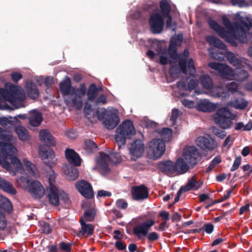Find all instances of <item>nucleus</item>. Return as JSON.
I'll return each mask as SVG.
<instances>
[{"label": "nucleus", "instance_id": "nucleus-1", "mask_svg": "<svg viewBox=\"0 0 252 252\" xmlns=\"http://www.w3.org/2000/svg\"><path fill=\"white\" fill-rule=\"evenodd\" d=\"M222 22L226 30L212 19L209 20L208 23L210 27L221 38L234 45H236V40L241 43H252V33L246 32L243 28L244 26L246 30L249 31L250 27L247 24L242 23L241 25H239L237 23L232 24L226 16H222Z\"/></svg>", "mask_w": 252, "mask_h": 252}, {"label": "nucleus", "instance_id": "nucleus-2", "mask_svg": "<svg viewBox=\"0 0 252 252\" xmlns=\"http://www.w3.org/2000/svg\"><path fill=\"white\" fill-rule=\"evenodd\" d=\"M0 154L5 157V158H9L11 162L15 168L13 170L11 165L4 159L0 158V165L8 171L12 175L15 176L16 172H22L23 167L21 161L16 157L12 155L17 152V149L12 145L13 137L11 134H7L5 131H3L0 135Z\"/></svg>", "mask_w": 252, "mask_h": 252}, {"label": "nucleus", "instance_id": "nucleus-3", "mask_svg": "<svg viewBox=\"0 0 252 252\" xmlns=\"http://www.w3.org/2000/svg\"><path fill=\"white\" fill-rule=\"evenodd\" d=\"M70 79L66 77L60 84L62 93L67 95L65 101L67 104H72L78 109L83 106V97L85 95L86 88L84 85H81L78 89L72 87Z\"/></svg>", "mask_w": 252, "mask_h": 252}, {"label": "nucleus", "instance_id": "nucleus-4", "mask_svg": "<svg viewBox=\"0 0 252 252\" xmlns=\"http://www.w3.org/2000/svg\"><path fill=\"white\" fill-rule=\"evenodd\" d=\"M47 178L49 181V186L46 189V196L49 203L54 206H59L60 201L69 203V195L59 189L55 184L56 176L54 170H51V174L48 175Z\"/></svg>", "mask_w": 252, "mask_h": 252}, {"label": "nucleus", "instance_id": "nucleus-5", "mask_svg": "<svg viewBox=\"0 0 252 252\" xmlns=\"http://www.w3.org/2000/svg\"><path fill=\"white\" fill-rule=\"evenodd\" d=\"M208 66L217 71L223 77L230 80L241 82L247 79L249 76L247 71L240 70L235 72L231 67L225 64L211 62L208 64Z\"/></svg>", "mask_w": 252, "mask_h": 252}, {"label": "nucleus", "instance_id": "nucleus-6", "mask_svg": "<svg viewBox=\"0 0 252 252\" xmlns=\"http://www.w3.org/2000/svg\"><path fill=\"white\" fill-rule=\"evenodd\" d=\"M0 98L16 105L25 99V94L21 87L6 84L4 88H0Z\"/></svg>", "mask_w": 252, "mask_h": 252}, {"label": "nucleus", "instance_id": "nucleus-7", "mask_svg": "<svg viewBox=\"0 0 252 252\" xmlns=\"http://www.w3.org/2000/svg\"><path fill=\"white\" fill-rule=\"evenodd\" d=\"M136 133L132 122L130 120L123 122L116 129L115 139L119 148L126 144V139L130 138Z\"/></svg>", "mask_w": 252, "mask_h": 252}, {"label": "nucleus", "instance_id": "nucleus-8", "mask_svg": "<svg viewBox=\"0 0 252 252\" xmlns=\"http://www.w3.org/2000/svg\"><path fill=\"white\" fill-rule=\"evenodd\" d=\"M121 156L118 154H111L110 156L103 152L99 153V156L96 158V165L94 169L97 170L102 175H106L110 172L108 163L111 162L117 164L122 160Z\"/></svg>", "mask_w": 252, "mask_h": 252}, {"label": "nucleus", "instance_id": "nucleus-9", "mask_svg": "<svg viewBox=\"0 0 252 252\" xmlns=\"http://www.w3.org/2000/svg\"><path fill=\"white\" fill-rule=\"evenodd\" d=\"M231 113L225 107L218 109L213 115L215 123L222 129H228L232 125Z\"/></svg>", "mask_w": 252, "mask_h": 252}, {"label": "nucleus", "instance_id": "nucleus-10", "mask_svg": "<svg viewBox=\"0 0 252 252\" xmlns=\"http://www.w3.org/2000/svg\"><path fill=\"white\" fill-rule=\"evenodd\" d=\"M200 80L203 87L208 90L211 95L216 97H225L227 96L221 87H213L212 80L209 75H203Z\"/></svg>", "mask_w": 252, "mask_h": 252}, {"label": "nucleus", "instance_id": "nucleus-11", "mask_svg": "<svg viewBox=\"0 0 252 252\" xmlns=\"http://www.w3.org/2000/svg\"><path fill=\"white\" fill-rule=\"evenodd\" d=\"M38 154L44 162L49 166V171L46 174L47 177L48 175L51 174V170H53L52 166L57 164V159L55 158V153L50 148L45 146H41L39 148Z\"/></svg>", "mask_w": 252, "mask_h": 252}, {"label": "nucleus", "instance_id": "nucleus-12", "mask_svg": "<svg viewBox=\"0 0 252 252\" xmlns=\"http://www.w3.org/2000/svg\"><path fill=\"white\" fill-rule=\"evenodd\" d=\"M189 56V52L188 50H185L183 55L178 56L175 55L174 58L175 60H178L179 64L183 72L185 74H189L190 75H193L195 72V66L192 59H190L188 63V68L186 64L188 58Z\"/></svg>", "mask_w": 252, "mask_h": 252}, {"label": "nucleus", "instance_id": "nucleus-13", "mask_svg": "<svg viewBox=\"0 0 252 252\" xmlns=\"http://www.w3.org/2000/svg\"><path fill=\"white\" fill-rule=\"evenodd\" d=\"M165 150V143L160 139H154L149 143L148 154L153 158L157 159L161 157Z\"/></svg>", "mask_w": 252, "mask_h": 252}, {"label": "nucleus", "instance_id": "nucleus-14", "mask_svg": "<svg viewBox=\"0 0 252 252\" xmlns=\"http://www.w3.org/2000/svg\"><path fill=\"white\" fill-rule=\"evenodd\" d=\"M163 17L158 9L154 10L151 15L149 24L153 33H159L162 31L164 24Z\"/></svg>", "mask_w": 252, "mask_h": 252}, {"label": "nucleus", "instance_id": "nucleus-15", "mask_svg": "<svg viewBox=\"0 0 252 252\" xmlns=\"http://www.w3.org/2000/svg\"><path fill=\"white\" fill-rule=\"evenodd\" d=\"M155 223L154 219H148L143 222L138 223L133 228V232L139 239H144L151 227Z\"/></svg>", "mask_w": 252, "mask_h": 252}, {"label": "nucleus", "instance_id": "nucleus-16", "mask_svg": "<svg viewBox=\"0 0 252 252\" xmlns=\"http://www.w3.org/2000/svg\"><path fill=\"white\" fill-rule=\"evenodd\" d=\"M200 157V154L194 146H188L184 149L183 157L191 166L195 165L197 159Z\"/></svg>", "mask_w": 252, "mask_h": 252}, {"label": "nucleus", "instance_id": "nucleus-17", "mask_svg": "<svg viewBox=\"0 0 252 252\" xmlns=\"http://www.w3.org/2000/svg\"><path fill=\"white\" fill-rule=\"evenodd\" d=\"M131 194L133 200L141 201L148 198L149 191L148 188L146 186L141 185L132 187Z\"/></svg>", "mask_w": 252, "mask_h": 252}, {"label": "nucleus", "instance_id": "nucleus-18", "mask_svg": "<svg viewBox=\"0 0 252 252\" xmlns=\"http://www.w3.org/2000/svg\"><path fill=\"white\" fill-rule=\"evenodd\" d=\"M75 187L78 191L87 198H92L94 196L92 186L84 180L79 181L75 184Z\"/></svg>", "mask_w": 252, "mask_h": 252}, {"label": "nucleus", "instance_id": "nucleus-19", "mask_svg": "<svg viewBox=\"0 0 252 252\" xmlns=\"http://www.w3.org/2000/svg\"><path fill=\"white\" fill-rule=\"evenodd\" d=\"M35 198H41L45 193L43 186L38 181H32L27 190Z\"/></svg>", "mask_w": 252, "mask_h": 252}, {"label": "nucleus", "instance_id": "nucleus-20", "mask_svg": "<svg viewBox=\"0 0 252 252\" xmlns=\"http://www.w3.org/2000/svg\"><path fill=\"white\" fill-rule=\"evenodd\" d=\"M144 152V144L143 141L138 139L134 141L129 148V153L132 160H136L141 157Z\"/></svg>", "mask_w": 252, "mask_h": 252}, {"label": "nucleus", "instance_id": "nucleus-21", "mask_svg": "<svg viewBox=\"0 0 252 252\" xmlns=\"http://www.w3.org/2000/svg\"><path fill=\"white\" fill-rule=\"evenodd\" d=\"M196 143L200 148L209 150H213L218 147L217 143L214 139L203 136L198 137L196 140Z\"/></svg>", "mask_w": 252, "mask_h": 252}, {"label": "nucleus", "instance_id": "nucleus-22", "mask_svg": "<svg viewBox=\"0 0 252 252\" xmlns=\"http://www.w3.org/2000/svg\"><path fill=\"white\" fill-rule=\"evenodd\" d=\"M218 107V104L213 103L208 100L200 101L197 105V109L204 112H211L215 111Z\"/></svg>", "mask_w": 252, "mask_h": 252}, {"label": "nucleus", "instance_id": "nucleus-23", "mask_svg": "<svg viewBox=\"0 0 252 252\" xmlns=\"http://www.w3.org/2000/svg\"><path fill=\"white\" fill-rule=\"evenodd\" d=\"M80 222L81 225V229L79 232L80 235L88 237L93 234L94 229V225L87 223L83 219H80Z\"/></svg>", "mask_w": 252, "mask_h": 252}, {"label": "nucleus", "instance_id": "nucleus-24", "mask_svg": "<svg viewBox=\"0 0 252 252\" xmlns=\"http://www.w3.org/2000/svg\"><path fill=\"white\" fill-rule=\"evenodd\" d=\"M65 157L71 164L79 166L81 164V159L76 152L73 149H67L65 152Z\"/></svg>", "mask_w": 252, "mask_h": 252}, {"label": "nucleus", "instance_id": "nucleus-25", "mask_svg": "<svg viewBox=\"0 0 252 252\" xmlns=\"http://www.w3.org/2000/svg\"><path fill=\"white\" fill-rule=\"evenodd\" d=\"M159 169L168 175L175 173V163L170 160L160 162L158 165Z\"/></svg>", "mask_w": 252, "mask_h": 252}, {"label": "nucleus", "instance_id": "nucleus-26", "mask_svg": "<svg viewBox=\"0 0 252 252\" xmlns=\"http://www.w3.org/2000/svg\"><path fill=\"white\" fill-rule=\"evenodd\" d=\"M190 164L183 158H179L175 163V172L179 174H184L187 172Z\"/></svg>", "mask_w": 252, "mask_h": 252}, {"label": "nucleus", "instance_id": "nucleus-27", "mask_svg": "<svg viewBox=\"0 0 252 252\" xmlns=\"http://www.w3.org/2000/svg\"><path fill=\"white\" fill-rule=\"evenodd\" d=\"M42 121V116L40 112L33 110L31 111L29 116L30 124L33 126H39Z\"/></svg>", "mask_w": 252, "mask_h": 252}, {"label": "nucleus", "instance_id": "nucleus-28", "mask_svg": "<svg viewBox=\"0 0 252 252\" xmlns=\"http://www.w3.org/2000/svg\"><path fill=\"white\" fill-rule=\"evenodd\" d=\"M0 189L12 195H14L17 193V191L13 185L10 182L1 177H0Z\"/></svg>", "mask_w": 252, "mask_h": 252}, {"label": "nucleus", "instance_id": "nucleus-29", "mask_svg": "<svg viewBox=\"0 0 252 252\" xmlns=\"http://www.w3.org/2000/svg\"><path fill=\"white\" fill-rule=\"evenodd\" d=\"M39 138L41 141L49 146H52L55 144L54 138L51 135L48 130L46 129L40 130L39 132Z\"/></svg>", "mask_w": 252, "mask_h": 252}, {"label": "nucleus", "instance_id": "nucleus-30", "mask_svg": "<svg viewBox=\"0 0 252 252\" xmlns=\"http://www.w3.org/2000/svg\"><path fill=\"white\" fill-rule=\"evenodd\" d=\"M202 186L201 183H198L192 178L187 183V185L185 186H183L180 188L181 191H187L190 190H197L199 189Z\"/></svg>", "mask_w": 252, "mask_h": 252}, {"label": "nucleus", "instance_id": "nucleus-31", "mask_svg": "<svg viewBox=\"0 0 252 252\" xmlns=\"http://www.w3.org/2000/svg\"><path fill=\"white\" fill-rule=\"evenodd\" d=\"M64 174L66 178L70 181L76 180L79 176V172L77 168L72 166H68L64 169Z\"/></svg>", "mask_w": 252, "mask_h": 252}, {"label": "nucleus", "instance_id": "nucleus-32", "mask_svg": "<svg viewBox=\"0 0 252 252\" xmlns=\"http://www.w3.org/2000/svg\"><path fill=\"white\" fill-rule=\"evenodd\" d=\"M118 122V116L115 114H111L104 120V124L107 128L112 129L117 125Z\"/></svg>", "mask_w": 252, "mask_h": 252}, {"label": "nucleus", "instance_id": "nucleus-33", "mask_svg": "<svg viewBox=\"0 0 252 252\" xmlns=\"http://www.w3.org/2000/svg\"><path fill=\"white\" fill-rule=\"evenodd\" d=\"M23 164L27 170L32 176L36 177L39 175L37 169L35 165L28 160L27 158L23 159Z\"/></svg>", "mask_w": 252, "mask_h": 252}, {"label": "nucleus", "instance_id": "nucleus-34", "mask_svg": "<svg viewBox=\"0 0 252 252\" xmlns=\"http://www.w3.org/2000/svg\"><path fill=\"white\" fill-rule=\"evenodd\" d=\"M206 40L211 45H214L220 49H225L226 46L223 43L214 36H207Z\"/></svg>", "mask_w": 252, "mask_h": 252}, {"label": "nucleus", "instance_id": "nucleus-35", "mask_svg": "<svg viewBox=\"0 0 252 252\" xmlns=\"http://www.w3.org/2000/svg\"><path fill=\"white\" fill-rule=\"evenodd\" d=\"M248 101L244 98L235 99L229 102V105L237 109H244L248 106Z\"/></svg>", "mask_w": 252, "mask_h": 252}, {"label": "nucleus", "instance_id": "nucleus-36", "mask_svg": "<svg viewBox=\"0 0 252 252\" xmlns=\"http://www.w3.org/2000/svg\"><path fill=\"white\" fill-rule=\"evenodd\" d=\"M225 57L229 63L233 66H235L237 69L241 68L243 65L241 61L237 59L233 53H227Z\"/></svg>", "mask_w": 252, "mask_h": 252}, {"label": "nucleus", "instance_id": "nucleus-37", "mask_svg": "<svg viewBox=\"0 0 252 252\" xmlns=\"http://www.w3.org/2000/svg\"><path fill=\"white\" fill-rule=\"evenodd\" d=\"M0 206L8 212H10L13 210L12 204L9 200L1 195H0Z\"/></svg>", "mask_w": 252, "mask_h": 252}, {"label": "nucleus", "instance_id": "nucleus-38", "mask_svg": "<svg viewBox=\"0 0 252 252\" xmlns=\"http://www.w3.org/2000/svg\"><path fill=\"white\" fill-rule=\"evenodd\" d=\"M27 92L31 98L33 99L37 98L39 95L38 91L34 84L31 82L28 83L27 84Z\"/></svg>", "mask_w": 252, "mask_h": 252}, {"label": "nucleus", "instance_id": "nucleus-39", "mask_svg": "<svg viewBox=\"0 0 252 252\" xmlns=\"http://www.w3.org/2000/svg\"><path fill=\"white\" fill-rule=\"evenodd\" d=\"M83 148L86 153L90 154L96 150L97 146L94 141L89 139H86L84 141Z\"/></svg>", "mask_w": 252, "mask_h": 252}, {"label": "nucleus", "instance_id": "nucleus-40", "mask_svg": "<svg viewBox=\"0 0 252 252\" xmlns=\"http://www.w3.org/2000/svg\"><path fill=\"white\" fill-rule=\"evenodd\" d=\"M15 131L21 140L26 141L29 139V132L24 127L21 126H17L15 128Z\"/></svg>", "mask_w": 252, "mask_h": 252}, {"label": "nucleus", "instance_id": "nucleus-41", "mask_svg": "<svg viewBox=\"0 0 252 252\" xmlns=\"http://www.w3.org/2000/svg\"><path fill=\"white\" fill-rule=\"evenodd\" d=\"M183 40L182 35H178L173 36L170 41L169 49L175 51L176 47L181 45Z\"/></svg>", "mask_w": 252, "mask_h": 252}, {"label": "nucleus", "instance_id": "nucleus-42", "mask_svg": "<svg viewBox=\"0 0 252 252\" xmlns=\"http://www.w3.org/2000/svg\"><path fill=\"white\" fill-rule=\"evenodd\" d=\"M95 215V210L94 208H91L85 211L83 217L81 219H83L85 221H92L94 220Z\"/></svg>", "mask_w": 252, "mask_h": 252}, {"label": "nucleus", "instance_id": "nucleus-43", "mask_svg": "<svg viewBox=\"0 0 252 252\" xmlns=\"http://www.w3.org/2000/svg\"><path fill=\"white\" fill-rule=\"evenodd\" d=\"M160 7L163 17L167 16L170 12L171 7L169 3L166 0H162L160 3Z\"/></svg>", "mask_w": 252, "mask_h": 252}, {"label": "nucleus", "instance_id": "nucleus-44", "mask_svg": "<svg viewBox=\"0 0 252 252\" xmlns=\"http://www.w3.org/2000/svg\"><path fill=\"white\" fill-rule=\"evenodd\" d=\"M211 57L217 60L222 61L224 60V53L222 51H219L216 49L213 48L209 50Z\"/></svg>", "mask_w": 252, "mask_h": 252}, {"label": "nucleus", "instance_id": "nucleus-45", "mask_svg": "<svg viewBox=\"0 0 252 252\" xmlns=\"http://www.w3.org/2000/svg\"><path fill=\"white\" fill-rule=\"evenodd\" d=\"M235 129L236 130H243L244 131H249L252 128V122H249L248 124L245 125L243 123L239 122L236 124Z\"/></svg>", "mask_w": 252, "mask_h": 252}, {"label": "nucleus", "instance_id": "nucleus-46", "mask_svg": "<svg viewBox=\"0 0 252 252\" xmlns=\"http://www.w3.org/2000/svg\"><path fill=\"white\" fill-rule=\"evenodd\" d=\"M17 182L18 184L26 190L31 182L29 179L23 177L17 179Z\"/></svg>", "mask_w": 252, "mask_h": 252}, {"label": "nucleus", "instance_id": "nucleus-47", "mask_svg": "<svg viewBox=\"0 0 252 252\" xmlns=\"http://www.w3.org/2000/svg\"><path fill=\"white\" fill-rule=\"evenodd\" d=\"M172 134V130L169 128H164L161 133V137L164 141L169 140L171 137Z\"/></svg>", "mask_w": 252, "mask_h": 252}, {"label": "nucleus", "instance_id": "nucleus-48", "mask_svg": "<svg viewBox=\"0 0 252 252\" xmlns=\"http://www.w3.org/2000/svg\"><path fill=\"white\" fill-rule=\"evenodd\" d=\"M98 95V91L94 88H90L88 93V99L93 100Z\"/></svg>", "mask_w": 252, "mask_h": 252}, {"label": "nucleus", "instance_id": "nucleus-49", "mask_svg": "<svg viewBox=\"0 0 252 252\" xmlns=\"http://www.w3.org/2000/svg\"><path fill=\"white\" fill-rule=\"evenodd\" d=\"M147 239L150 242H154L158 240L159 239V235L156 232H151L150 233H147V235H146Z\"/></svg>", "mask_w": 252, "mask_h": 252}, {"label": "nucleus", "instance_id": "nucleus-50", "mask_svg": "<svg viewBox=\"0 0 252 252\" xmlns=\"http://www.w3.org/2000/svg\"><path fill=\"white\" fill-rule=\"evenodd\" d=\"M7 221L3 213L0 211V229L3 230L6 226Z\"/></svg>", "mask_w": 252, "mask_h": 252}, {"label": "nucleus", "instance_id": "nucleus-51", "mask_svg": "<svg viewBox=\"0 0 252 252\" xmlns=\"http://www.w3.org/2000/svg\"><path fill=\"white\" fill-rule=\"evenodd\" d=\"M226 87L228 91L231 92H235L237 91L238 89V85L235 82H232L229 84H227Z\"/></svg>", "mask_w": 252, "mask_h": 252}, {"label": "nucleus", "instance_id": "nucleus-52", "mask_svg": "<svg viewBox=\"0 0 252 252\" xmlns=\"http://www.w3.org/2000/svg\"><path fill=\"white\" fill-rule=\"evenodd\" d=\"M233 142V139L230 135H229L225 138L224 142L223 143L222 147L223 148H227V149H229L232 145Z\"/></svg>", "mask_w": 252, "mask_h": 252}, {"label": "nucleus", "instance_id": "nucleus-53", "mask_svg": "<svg viewBox=\"0 0 252 252\" xmlns=\"http://www.w3.org/2000/svg\"><path fill=\"white\" fill-rule=\"evenodd\" d=\"M180 115V111L177 109H174L172 111L171 116L170 118V121H172L173 125L175 124V121L177 119L178 117Z\"/></svg>", "mask_w": 252, "mask_h": 252}, {"label": "nucleus", "instance_id": "nucleus-54", "mask_svg": "<svg viewBox=\"0 0 252 252\" xmlns=\"http://www.w3.org/2000/svg\"><path fill=\"white\" fill-rule=\"evenodd\" d=\"M241 162V157L240 156H239L237 157L233 164V165L231 168V171H234L236 170H237L238 167H239Z\"/></svg>", "mask_w": 252, "mask_h": 252}, {"label": "nucleus", "instance_id": "nucleus-55", "mask_svg": "<svg viewBox=\"0 0 252 252\" xmlns=\"http://www.w3.org/2000/svg\"><path fill=\"white\" fill-rule=\"evenodd\" d=\"M60 249L62 251L65 252H70L71 246L69 244L65 242H62L60 244Z\"/></svg>", "mask_w": 252, "mask_h": 252}, {"label": "nucleus", "instance_id": "nucleus-56", "mask_svg": "<svg viewBox=\"0 0 252 252\" xmlns=\"http://www.w3.org/2000/svg\"><path fill=\"white\" fill-rule=\"evenodd\" d=\"M198 84V81L197 80H190L188 85V90L190 91H192L196 87Z\"/></svg>", "mask_w": 252, "mask_h": 252}, {"label": "nucleus", "instance_id": "nucleus-57", "mask_svg": "<svg viewBox=\"0 0 252 252\" xmlns=\"http://www.w3.org/2000/svg\"><path fill=\"white\" fill-rule=\"evenodd\" d=\"M115 246L116 248L120 251H123L126 249V245L125 243L122 242V241L118 240L115 242Z\"/></svg>", "mask_w": 252, "mask_h": 252}, {"label": "nucleus", "instance_id": "nucleus-58", "mask_svg": "<svg viewBox=\"0 0 252 252\" xmlns=\"http://www.w3.org/2000/svg\"><path fill=\"white\" fill-rule=\"evenodd\" d=\"M118 208L125 209L127 207V202L123 199H119L116 202Z\"/></svg>", "mask_w": 252, "mask_h": 252}, {"label": "nucleus", "instance_id": "nucleus-59", "mask_svg": "<svg viewBox=\"0 0 252 252\" xmlns=\"http://www.w3.org/2000/svg\"><path fill=\"white\" fill-rule=\"evenodd\" d=\"M11 75L12 80L15 82H17L22 78V74L18 72H13L11 73Z\"/></svg>", "mask_w": 252, "mask_h": 252}, {"label": "nucleus", "instance_id": "nucleus-60", "mask_svg": "<svg viewBox=\"0 0 252 252\" xmlns=\"http://www.w3.org/2000/svg\"><path fill=\"white\" fill-rule=\"evenodd\" d=\"M107 102L106 96L104 94H100L96 100V103L105 104Z\"/></svg>", "mask_w": 252, "mask_h": 252}, {"label": "nucleus", "instance_id": "nucleus-61", "mask_svg": "<svg viewBox=\"0 0 252 252\" xmlns=\"http://www.w3.org/2000/svg\"><path fill=\"white\" fill-rule=\"evenodd\" d=\"M182 104L186 107L188 108H192L194 105V103L193 101L187 99H184L182 100Z\"/></svg>", "mask_w": 252, "mask_h": 252}, {"label": "nucleus", "instance_id": "nucleus-62", "mask_svg": "<svg viewBox=\"0 0 252 252\" xmlns=\"http://www.w3.org/2000/svg\"><path fill=\"white\" fill-rule=\"evenodd\" d=\"M203 228L206 233L210 234L212 233L214 230V225L211 223H206L204 225Z\"/></svg>", "mask_w": 252, "mask_h": 252}, {"label": "nucleus", "instance_id": "nucleus-63", "mask_svg": "<svg viewBox=\"0 0 252 252\" xmlns=\"http://www.w3.org/2000/svg\"><path fill=\"white\" fill-rule=\"evenodd\" d=\"M213 132L214 134L221 139H223L226 136L225 132L220 129H214Z\"/></svg>", "mask_w": 252, "mask_h": 252}, {"label": "nucleus", "instance_id": "nucleus-64", "mask_svg": "<svg viewBox=\"0 0 252 252\" xmlns=\"http://www.w3.org/2000/svg\"><path fill=\"white\" fill-rule=\"evenodd\" d=\"M159 217L162 218V220L166 221L169 219V214L166 211H162L159 214Z\"/></svg>", "mask_w": 252, "mask_h": 252}]
</instances>
